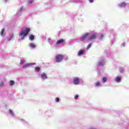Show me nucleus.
<instances>
[{
	"mask_svg": "<svg viewBox=\"0 0 129 129\" xmlns=\"http://www.w3.org/2000/svg\"><path fill=\"white\" fill-rule=\"evenodd\" d=\"M35 63H27L22 67V68H27V67H30V66H33V65H35Z\"/></svg>",
	"mask_w": 129,
	"mask_h": 129,
	"instance_id": "obj_7",
	"label": "nucleus"
},
{
	"mask_svg": "<svg viewBox=\"0 0 129 129\" xmlns=\"http://www.w3.org/2000/svg\"><path fill=\"white\" fill-rule=\"evenodd\" d=\"M79 78H74L73 79V82L75 85H78L79 84Z\"/></svg>",
	"mask_w": 129,
	"mask_h": 129,
	"instance_id": "obj_4",
	"label": "nucleus"
},
{
	"mask_svg": "<svg viewBox=\"0 0 129 129\" xmlns=\"http://www.w3.org/2000/svg\"><path fill=\"white\" fill-rule=\"evenodd\" d=\"M35 39V36L33 35H31L29 36V40H31V41H33Z\"/></svg>",
	"mask_w": 129,
	"mask_h": 129,
	"instance_id": "obj_14",
	"label": "nucleus"
},
{
	"mask_svg": "<svg viewBox=\"0 0 129 129\" xmlns=\"http://www.w3.org/2000/svg\"><path fill=\"white\" fill-rule=\"evenodd\" d=\"M115 80L116 82H117L118 83L120 82V81H121V77H120L119 76H117V77H116Z\"/></svg>",
	"mask_w": 129,
	"mask_h": 129,
	"instance_id": "obj_8",
	"label": "nucleus"
},
{
	"mask_svg": "<svg viewBox=\"0 0 129 129\" xmlns=\"http://www.w3.org/2000/svg\"><path fill=\"white\" fill-rule=\"evenodd\" d=\"M103 65H104V62L102 61H100L98 63V67H100V66H103Z\"/></svg>",
	"mask_w": 129,
	"mask_h": 129,
	"instance_id": "obj_13",
	"label": "nucleus"
},
{
	"mask_svg": "<svg viewBox=\"0 0 129 129\" xmlns=\"http://www.w3.org/2000/svg\"><path fill=\"white\" fill-rule=\"evenodd\" d=\"M5 2H8V0H4Z\"/></svg>",
	"mask_w": 129,
	"mask_h": 129,
	"instance_id": "obj_29",
	"label": "nucleus"
},
{
	"mask_svg": "<svg viewBox=\"0 0 129 129\" xmlns=\"http://www.w3.org/2000/svg\"><path fill=\"white\" fill-rule=\"evenodd\" d=\"M90 34L89 33H85L82 35L81 37L82 41H90Z\"/></svg>",
	"mask_w": 129,
	"mask_h": 129,
	"instance_id": "obj_2",
	"label": "nucleus"
},
{
	"mask_svg": "<svg viewBox=\"0 0 129 129\" xmlns=\"http://www.w3.org/2000/svg\"><path fill=\"white\" fill-rule=\"evenodd\" d=\"M122 5L123 6H125V3H123Z\"/></svg>",
	"mask_w": 129,
	"mask_h": 129,
	"instance_id": "obj_28",
	"label": "nucleus"
},
{
	"mask_svg": "<svg viewBox=\"0 0 129 129\" xmlns=\"http://www.w3.org/2000/svg\"><path fill=\"white\" fill-rule=\"evenodd\" d=\"M96 38H97V34L94 33L92 34L91 36L90 35V41H91V40H95Z\"/></svg>",
	"mask_w": 129,
	"mask_h": 129,
	"instance_id": "obj_5",
	"label": "nucleus"
},
{
	"mask_svg": "<svg viewBox=\"0 0 129 129\" xmlns=\"http://www.w3.org/2000/svg\"><path fill=\"white\" fill-rule=\"evenodd\" d=\"M23 63H25V60H20V65H22Z\"/></svg>",
	"mask_w": 129,
	"mask_h": 129,
	"instance_id": "obj_20",
	"label": "nucleus"
},
{
	"mask_svg": "<svg viewBox=\"0 0 129 129\" xmlns=\"http://www.w3.org/2000/svg\"><path fill=\"white\" fill-rule=\"evenodd\" d=\"M63 43H65V40L64 39H60L57 41L55 45H61V44H63Z\"/></svg>",
	"mask_w": 129,
	"mask_h": 129,
	"instance_id": "obj_6",
	"label": "nucleus"
},
{
	"mask_svg": "<svg viewBox=\"0 0 129 129\" xmlns=\"http://www.w3.org/2000/svg\"><path fill=\"white\" fill-rule=\"evenodd\" d=\"M78 95H76L75 96V99H77V98H78Z\"/></svg>",
	"mask_w": 129,
	"mask_h": 129,
	"instance_id": "obj_26",
	"label": "nucleus"
},
{
	"mask_svg": "<svg viewBox=\"0 0 129 129\" xmlns=\"http://www.w3.org/2000/svg\"><path fill=\"white\" fill-rule=\"evenodd\" d=\"M84 54V50H80L78 52V56H81V55H83Z\"/></svg>",
	"mask_w": 129,
	"mask_h": 129,
	"instance_id": "obj_10",
	"label": "nucleus"
},
{
	"mask_svg": "<svg viewBox=\"0 0 129 129\" xmlns=\"http://www.w3.org/2000/svg\"><path fill=\"white\" fill-rule=\"evenodd\" d=\"M34 2V0H29L28 1V4H32Z\"/></svg>",
	"mask_w": 129,
	"mask_h": 129,
	"instance_id": "obj_21",
	"label": "nucleus"
},
{
	"mask_svg": "<svg viewBox=\"0 0 129 129\" xmlns=\"http://www.w3.org/2000/svg\"><path fill=\"white\" fill-rule=\"evenodd\" d=\"M9 112L12 114L13 115H14V114H13V111H12V110H9Z\"/></svg>",
	"mask_w": 129,
	"mask_h": 129,
	"instance_id": "obj_24",
	"label": "nucleus"
},
{
	"mask_svg": "<svg viewBox=\"0 0 129 129\" xmlns=\"http://www.w3.org/2000/svg\"><path fill=\"white\" fill-rule=\"evenodd\" d=\"M9 84L10 86H12V85H14V84H15V82L14 81H10L9 82Z\"/></svg>",
	"mask_w": 129,
	"mask_h": 129,
	"instance_id": "obj_15",
	"label": "nucleus"
},
{
	"mask_svg": "<svg viewBox=\"0 0 129 129\" xmlns=\"http://www.w3.org/2000/svg\"><path fill=\"white\" fill-rule=\"evenodd\" d=\"M95 85L96 87L100 86V82L98 81L96 82V83L95 84Z\"/></svg>",
	"mask_w": 129,
	"mask_h": 129,
	"instance_id": "obj_16",
	"label": "nucleus"
},
{
	"mask_svg": "<svg viewBox=\"0 0 129 129\" xmlns=\"http://www.w3.org/2000/svg\"><path fill=\"white\" fill-rule=\"evenodd\" d=\"M63 58H64V56L62 54H57L55 56V61L56 62H61L62 60H63Z\"/></svg>",
	"mask_w": 129,
	"mask_h": 129,
	"instance_id": "obj_3",
	"label": "nucleus"
},
{
	"mask_svg": "<svg viewBox=\"0 0 129 129\" xmlns=\"http://www.w3.org/2000/svg\"><path fill=\"white\" fill-rule=\"evenodd\" d=\"M90 3H93V0H89Z\"/></svg>",
	"mask_w": 129,
	"mask_h": 129,
	"instance_id": "obj_27",
	"label": "nucleus"
},
{
	"mask_svg": "<svg viewBox=\"0 0 129 129\" xmlns=\"http://www.w3.org/2000/svg\"><path fill=\"white\" fill-rule=\"evenodd\" d=\"M23 11H24V7H22V8H21L20 12H23Z\"/></svg>",
	"mask_w": 129,
	"mask_h": 129,
	"instance_id": "obj_23",
	"label": "nucleus"
},
{
	"mask_svg": "<svg viewBox=\"0 0 129 129\" xmlns=\"http://www.w3.org/2000/svg\"><path fill=\"white\" fill-rule=\"evenodd\" d=\"M59 100V98H55L56 102H58Z\"/></svg>",
	"mask_w": 129,
	"mask_h": 129,
	"instance_id": "obj_22",
	"label": "nucleus"
},
{
	"mask_svg": "<svg viewBox=\"0 0 129 129\" xmlns=\"http://www.w3.org/2000/svg\"><path fill=\"white\" fill-rule=\"evenodd\" d=\"M40 69H41V68H40L39 67H36L35 68V70L36 72H38V71H40Z\"/></svg>",
	"mask_w": 129,
	"mask_h": 129,
	"instance_id": "obj_17",
	"label": "nucleus"
},
{
	"mask_svg": "<svg viewBox=\"0 0 129 129\" xmlns=\"http://www.w3.org/2000/svg\"><path fill=\"white\" fill-rule=\"evenodd\" d=\"M91 47V43H89L87 47V49H89Z\"/></svg>",
	"mask_w": 129,
	"mask_h": 129,
	"instance_id": "obj_19",
	"label": "nucleus"
},
{
	"mask_svg": "<svg viewBox=\"0 0 129 129\" xmlns=\"http://www.w3.org/2000/svg\"><path fill=\"white\" fill-rule=\"evenodd\" d=\"M41 78L42 79H47V75L45 73H43L41 74Z\"/></svg>",
	"mask_w": 129,
	"mask_h": 129,
	"instance_id": "obj_11",
	"label": "nucleus"
},
{
	"mask_svg": "<svg viewBox=\"0 0 129 129\" xmlns=\"http://www.w3.org/2000/svg\"><path fill=\"white\" fill-rule=\"evenodd\" d=\"M4 34H5V29H2L0 32V35L2 37H4Z\"/></svg>",
	"mask_w": 129,
	"mask_h": 129,
	"instance_id": "obj_12",
	"label": "nucleus"
},
{
	"mask_svg": "<svg viewBox=\"0 0 129 129\" xmlns=\"http://www.w3.org/2000/svg\"><path fill=\"white\" fill-rule=\"evenodd\" d=\"M31 31L30 28H26L24 31H22L19 34L20 36H23V37H26L29 34V32Z\"/></svg>",
	"mask_w": 129,
	"mask_h": 129,
	"instance_id": "obj_1",
	"label": "nucleus"
},
{
	"mask_svg": "<svg viewBox=\"0 0 129 129\" xmlns=\"http://www.w3.org/2000/svg\"><path fill=\"white\" fill-rule=\"evenodd\" d=\"M102 80L103 82H106V81H107V78H106V77H103Z\"/></svg>",
	"mask_w": 129,
	"mask_h": 129,
	"instance_id": "obj_18",
	"label": "nucleus"
},
{
	"mask_svg": "<svg viewBox=\"0 0 129 129\" xmlns=\"http://www.w3.org/2000/svg\"><path fill=\"white\" fill-rule=\"evenodd\" d=\"M28 46L30 47V48H36V44L33 43H30L28 44Z\"/></svg>",
	"mask_w": 129,
	"mask_h": 129,
	"instance_id": "obj_9",
	"label": "nucleus"
},
{
	"mask_svg": "<svg viewBox=\"0 0 129 129\" xmlns=\"http://www.w3.org/2000/svg\"><path fill=\"white\" fill-rule=\"evenodd\" d=\"M103 38V34H101L100 36V39H102Z\"/></svg>",
	"mask_w": 129,
	"mask_h": 129,
	"instance_id": "obj_25",
	"label": "nucleus"
}]
</instances>
